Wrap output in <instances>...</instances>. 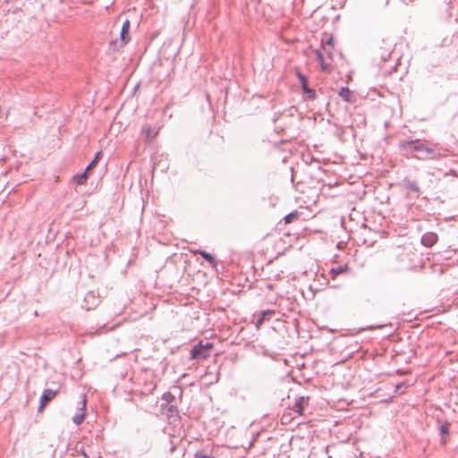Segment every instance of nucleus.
<instances>
[{
    "label": "nucleus",
    "instance_id": "f257e3e1",
    "mask_svg": "<svg viewBox=\"0 0 458 458\" xmlns=\"http://www.w3.org/2000/svg\"><path fill=\"white\" fill-rule=\"evenodd\" d=\"M437 144H424L422 147L423 150H420L419 153L420 155L416 157L420 160H438L443 157H445L449 150L445 148L444 152L441 151V149L437 148Z\"/></svg>",
    "mask_w": 458,
    "mask_h": 458
},
{
    "label": "nucleus",
    "instance_id": "f03ea898",
    "mask_svg": "<svg viewBox=\"0 0 458 458\" xmlns=\"http://www.w3.org/2000/svg\"><path fill=\"white\" fill-rule=\"evenodd\" d=\"M213 347H214V344L212 343H209V342L204 343L201 340L191 348L190 359L197 360H203L210 356L211 349Z\"/></svg>",
    "mask_w": 458,
    "mask_h": 458
},
{
    "label": "nucleus",
    "instance_id": "7ed1b4c3",
    "mask_svg": "<svg viewBox=\"0 0 458 458\" xmlns=\"http://www.w3.org/2000/svg\"><path fill=\"white\" fill-rule=\"evenodd\" d=\"M130 28L131 22L128 19H126L122 25L120 31V39L111 40L109 43V48L113 51H118L121 49L125 44H127L130 39Z\"/></svg>",
    "mask_w": 458,
    "mask_h": 458
},
{
    "label": "nucleus",
    "instance_id": "20e7f679",
    "mask_svg": "<svg viewBox=\"0 0 458 458\" xmlns=\"http://www.w3.org/2000/svg\"><path fill=\"white\" fill-rule=\"evenodd\" d=\"M425 142H423L420 140H401L398 143V148L405 151L407 153H412L414 151L420 152L422 149V147L424 146Z\"/></svg>",
    "mask_w": 458,
    "mask_h": 458
},
{
    "label": "nucleus",
    "instance_id": "39448f33",
    "mask_svg": "<svg viewBox=\"0 0 458 458\" xmlns=\"http://www.w3.org/2000/svg\"><path fill=\"white\" fill-rule=\"evenodd\" d=\"M60 388L57 389H45L39 399L38 411L44 410V408L50 403L59 393Z\"/></svg>",
    "mask_w": 458,
    "mask_h": 458
},
{
    "label": "nucleus",
    "instance_id": "423d86ee",
    "mask_svg": "<svg viewBox=\"0 0 458 458\" xmlns=\"http://www.w3.org/2000/svg\"><path fill=\"white\" fill-rule=\"evenodd\" d=\"M297 77L299 79V81L301 83L303 92L308 94V99H310V100L315 99L316 91H315V89L309 88L308 80H307L306 76L301 72H298Z\"/></svg>",
    "mask_w": 458,
    "mask_h": 458
},
{
    "label": "nucleus",
    "instance_id": "0eeeda50",
    "mask_svg": "<svg viewBox=\"0 0 458 458\" xmlns=\"http://www.w3.org/2000/svg\"><path fill=\"white\" fill-rule=\"evenodd\" d=\"M161 411L169 419L179 418V411L176 405L173 404H161Z\"/></svg>",
    "mask_w": 458,
    "mask_h": 458
},
{
    "label": "nucleus",
    "instance_id": "6e6552de",
    "mask_svg": "<svg viewBox=\"0 0 458 458\" xmlns=\"http://www.w3.org/2000/svg\"><path fill=\"white\" fill-rule=\"evenodd\" d=\"M86 404H87V398H86V395L83 394V398L81 400V407L79 409V411L72 418L73 423L77 426L81 425L83 422V420H85Z\"/></svg>",
    "mask_w": 458,
    "mask_h": 458
},
{
    "label": "nucleus",
    "instance_id": "1a4fd4ad",
    "mask_svg": "<svg viewBox=\"0 0 458 458\" xmlns=\"http://www.w3.org/2000/svg\"><path fill=\"white\" fill-rule=\"evenodd\" d=\"M438 241V235L434 232H427L425 233L420 240V242L423 246L427 248H430L435 245Z\"/></svg>",
    "mask_w": 458,
    "mask_h": 458
},
{
    "label": "nucleus",
    "instance_id": "9d476101",
    "mask_svg": "<svg viewBox=\"0 0 458 458\" xmlns=\"http://www.w3.org/2000/svg\"><path fill=\"white\" fill-rule=\"evenodd\" d=\"M308 397L301 396L296 399L295 403L292 406V410L301 415L303 413L304 408L308 404Z\"/></svg>",
    "mask_w": 458,
    "mask_h": 458
},
{
    "label": "nucleus",
    "instance_id": "9b49d317",
    "mask_svg": "<svg viewBox=\"0 0 458 458\" xmlns=\"http://www.w3.org/2000/svg\"><path fill=\"white\" fill-rule=\"evenodd\" d=\"M84 302H85V308L87 310H91L93 309L94 307H96L98 302H99V300L98 297H96L95 293L93 292H89L86 295H85V298H84Z\"/></svg>",
    "mask_w": 458,
    "mask_h": 458
},
{
    "label": "nucleus",
    "instance_id": "f8f14e48",
    "mask_svg": "<svg viewBox=\"0 0 458 458\" xmlns=\"http://www.w3.org/2000/svg\"><path fill=\"white\" fill-rule=\"evenodd\" d=\"M316 55V58L319 63L320 68L323 72H330V65L326 62L324 53L320 48H318L314 51Z\"/></svg>",
    "mask_w": 458,
    "mask_h": 458
},
{
    "label": "nucleus",
    "instance_id": "ddd939ff",
    "mask_svg": "<svg viewBox=\"0 0 458 458\" xmlns=\"http://www.w3.org/2000/svg\"><path fill=\"white\" fill-rule=\"evenodd\" d=\"M382 44H386V47H379L378 54L383 61H386L392 54L393 44L392 42L386 43L384 39L382 40Z\"/></svg>",
    "mask_w": 458,
    "mask_h": 458
},
{
    "label": "nucleus",
    "instance_id": "4468645a",
    "mask_svg": "<svg viewBox=\"0 0 458 458\" xmlns=\"http://www.w3.org/2000/svg\"><path fill=\"white\" fill-rule=\"evenodd\" d=\"M192 253L194 254H199L206 261H208L213 267H216L217 266V261L216 259V258L205 251V250H191Z\"/></svg>",
    "mask_w": 458,
    "mask_h": 458
},
{
    "label": "nucleus",
    "instance_id": "2eb2a0df",
    "mask_svg": "<svg viewBox=\"0 0 458 458\" xmlns=\"http://www.w3.org/2000/svg\"><path fill=\"white\" fill-rule=\"evenodd\" d=\"M349 270V267L347 265L338 266L336 267H332L329 270V275L335 279L337 276L347 273Z\"/></svg>",
    "mask_w": 458,
    "mask_h": 458
},
{
    "label": "nucleus",
    "instance_id": "dca6fc26",
    "mask_svg": "<svg viewBox=\"0 0 458 458\" xmlns=\"http://www.w3.org/2000/svg\"><path fill=\"white\" fill-rule=\"evenodd\" d=\"M339 96L346 102H351L352 91L347 87H342L339 90Z\"/></svg>",
    "mask_w": 458,
    "mask_h": 458
},
{
    "label": "nucleus",
    "instance_id": "f3484780",
    "mask_svg": "<svg viewBox=\"0 0 458 458\" xmlns=\"http://www.w3.org/2000/svg\"><path fill=\"white\" fill-rule=\"evenodd\" d=\"M403 185L406 189H409L417 193L420 192V188H419L417 182L414 181L403 180Z\"/></svg>",
    "mask_w": 458,
    "mask_h": 458
},
{
    "label": "nucleus",
    "instance_id": "a211bd4d",
    "mask_svg": "<svg viewBox=\"0 0 458 458\" xmlns=\"http://www.w3.org/2000/svg\"><path fill=\"white\" fill-rule=\"evenodd\" d=\"M87 173L88 172H86V170H85L83 173L74 175L73 181L79 185L85 183V182L88 178Z\"/></svg>",
    "mask_w": 458,
    "mask_h": 458
},
{
    "label": "nucleus",
    "instance_id": "6ab92c4d",
    "mask_svg": "<svg viewBox=\"0 0 458 458\" xmlns=\"http://www.w3.org/2000/svg\"><path fill=\"white\" fill-rule=\"evenodd\" d=\"M101 152L98 151L96 153L94 158L90 161V163L87 165L86 167V172H89V170H91L92 168H94L97 164L98 163L100 157H101Z\"/></svg>",
    "mask_w": 458,
    "mask_h": 458
},
{
    "label": "nucleus",
    "instance_id": "aec40b11",
    "mask_svg": "<svg viewBox=\"0 0 458 458\" xmlns=\"http://www.w3.org/2000/svg\"><path fill=\"white\" fill-rule=\"evenodd\" d=\"M162 400L165 402V404H173L175 402V396L171 392H165L162 395Z\"/></svg>",
    "mask_w": 458,
    "mask_h": 458
},
{
    "label": "nucleus",
    "instance_id": "412c9836",
    "mask_svg": "<svg viewBox=\"0 0 458 458\" xmlns=\"http://www.w3.org/2000/svg\"><path fill=\"white\" fill-rule=\"evenodd\" d=\"M298 217H299L298 212L294 211V212H291V213L287 214L284 217V221L285 224H290V223L293 222L295 219H297Z\"/></svg>",
    "mask_w": 458,
    "mask_h": 458
},
{
    "label": "nucleus",
    "instance_id": "4be33fe9",
    "mask_svg": "<svg viewBox=\"0 0 458 458\" xmlns=\"http://www.w3.org/2000/svg\"><path fill=\"white\" fill-rule=\"evenodd\" d=\"M260 314L263 317V318H265L266 320H269L276 314V312L273 310H267L261 311Z\"/></svg>",
    "mask_w": 458,
    "mask_h": 458
},
{
    "label": "nucleus",
    "instance_id": "5701e85b",
    "mask_svg": "<svg viewBox=\"0 0 458 458\" xmlns=\"http://www.w3.org/2000/svg\"><path fill=\"white\" fill-rule=\"evenodd\" d=\"M320 49L323 51L324 55L326 54L327 55L328 58L332 57V55H333L332 51L334 48H330L327 46H321Z\"/></svg>",
    "mask_w": 458,
    "mask_h": 458
},
{
    "label": "nucleus",
    "instance_id": "b1692460",
    "mask_svg": "<svg viewBox=\"0 0 458 458\" xmlns=\"http://www.w3.org/2000/svg\"><path fill=\"white\" fill-rule=\"evenodd\" d=\"M194 458H215V457H213L211 455H208L205 454L204 451L199 450L195 453Z\"/></svg>",
    "mask_w": 458,
    "mask_h": 458
},
{
    "label": "nucleus",
    "instance_id": "393cba45",
    "mask_svg": "<svg viewBox=\"0 0 458 458\" xmlns=\"http://www.w3.org/2000/svg\"><path fill=\"white\" fill-rule=\"evenodd\" d=\"M449 433V425L446 423V424H442L440 426V435L442 437H444L445 435H447Z\"/></svg>",
    "mask_w": 458,
    "mask_h": 458
},
{
    "label": "nucleus",
    "instance_id": "a878e982",
    "mask_svg": "<svg viewBox=\"0 0 458 458\" xmlns=\"http://www.w3.org/2000/svg\"><path fill=\"white\" fill-rule=\"evenodd\" d=\"M406 386H407V385L404 382H401V383L396 385L395 392H399V391L402 390V388L406 387Z\"/></svg>",
    "mask_w": 458,
    "mask_h": 458
},
{
    "label": "nucleus",
    "instance_id": "bb28decb",
    "mask_svg": "<svg viewBox=\"0 0 458 458\" xmlns=\"http://www.w3.org/2000/svg\"><path fill=\"white\" fill-rule=\"evenodd\" d=\"M266 319L263 318V317L260 315L259 318H258L257 322H256V327H259L263 322L265 321Z\"/></svg>",
    "mask_w": 458,
    "mask_h": 458
},
{
    "label": "nucleus",
    "instance_id": "cd10ccee",
    "mask_svg": "<svg viewBox=\"0 0 458 458\" xmlns=\"http://www.w3.org/2000/svg\"><path fill=\"white\" fill-rule=\"evenodd\" d=\"M324 46H327L330 48H334V45H333V38H329L327 40V43L324 45Z\"/></svg>",
    "mask_w": 458,
    "mask_h": 458
},
{
    "label": "nucleus",
    "instance_id": "c85d7f7f",
    "mask_svg": "<svg viewBox=\"0 0 458 458\" xmlns=\"http://www.w3.org/2000/svg\"><path fill=\"white\" fill-rule=\"evenodd\" d=\"M147 131H148V135L151 134V131L149 129H148Z\"/></svg>",
    "mask_w": 458,
    "mask_h": 458
}]
</instances>
